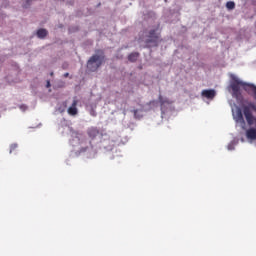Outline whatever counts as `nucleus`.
I'll use <instances>...</instances> for the list:
<instances>
[{
  "instance_id": "nucleus-11",
  "label": "nucleus",
  "mask_w": 256,
  "mask_h": 256,
  "mask_svg": "<svg viewBox=\"0 0 256 256\" xmlns=\"http://www.w3.org/2000/svg\"><path fill=\"white\" fill-rule=\"evenodd\" d=\"M38 39H45L49 35V30L45 28H39L35 33Z\"/></svg>"
},
{
  "instance_id": "nucleus-17",
  "label": "nucleus",
  "mask_w": 256,
  "mask_h": 256,
  "mask_svg": "<svg viewBox=\"0 0 256 256\" xmlns=\"http://www.w3.org/2000/svg\"><path fill=\"white\" fill-rule=\"evenodd\" d=\"M226 8L228 9V11H233V9H235V2L233 1H228L226 3Z\"/></svg>"
},
{
  "instance_id": "nucleus-7",
  "label": "nucleus",
  "mask_w": 256,
  "mask_h": 256,
  "mask_svg": "<svg viewBox=\"0 0 256 256\" xmlns=\"http://www.w3.org/2000/svg\"><path fill=\"white\" fill-rule=\"evenodd\" d=\"M246 137L249 140V143H253V141H256V128L250 127L246 130Z\"/></svg>"
},
{
  "instance_id": "nucleus-30",
  "label": "nucleus",
  "mask_w": 256,
  "mask_h": 256,
  "mask_svg": "<svg viewBox=\"0 0 256 256\" xmlns=\"http://www.w3.org/2000/svg\"><path fill=\"white\" fill-rule=\"evenodd\" d=\"M50 75L53 76V72H51Z\"/></svg>"
},
{
  "instance_id": "nucleus-25",
  "label": "nucleus",
  "mask_w": 256,
  "mask_h": 256,
  "mask_svg": "<svg viewBox=\"0 0 256 256\" xmlns=\"http://www.w3.org/2000/svg\"><path fill=\"white\" fill-rule=\"evenodd\" d=\"M63 77L65 78L69 77V72L64 73Z\"/></svg>"
},
{
  "instance_id": "nucleus-5",
  "label": "nucleus",
  "mask_w": 256,
  "mask_h": 256,
  "mask_svg": "<svg viewBox=\"0 0 256 256\" xmlns=\"http://www.w3.org/2000/svg\"><path fill=\"white\" fill-rule=\"evenodd\" d=\"M161 41V30L159 29V24L156 27L150 29L145 35L144 43L145 47L151 49L153 47H158Z\"/></svg>"
},
{
  "instance_id": "nucleus-9",
  "label": "nucleus",
  "mask_w": 256,
  "mask_h": 256,
  "mask_svg": "<svg viewBox=\"0 0 256 256\" xmlns=\"http://www.w3.org/2000/svg\"><path fill=\"white\" fill-rule=\"evenodd\" d=\"M19 75V70H14L11 72V74L6 76L7 83H17L19 81V78H17Z\"/></svg>"
},
{
  "instance_id": "nucleus-1",
  "label": "nucleus",
  "mask_w": 256,
  "mask_h": 256,
  "mask_svg": "<svg viewBox=\"0 0 256 256\" xmlns=\"http://www.w3.org/2000/svg\"><path fill=\"white\" fill-rule=\"evenodd\" d=\"M89 137V146L82 147L81 152L87 153L88 159H93L97 155V149H101L104 153L113 151L115 143L109 139V135L101 133L99 129L92 127L87 131Z\"/></svg>"
},
{
  "instance_id": "nucleus-12",
  "label": "nucleus",
  "mask_w": 256,
  "mask_h": 256,
  "mask_svg": "<svg viewBox=\"0 0 256 256\" xmlns=\"http://www.w3.org/2000/svg\"><path fill=\"white\" fill-rule=\"evenodd\" d=\"M139 52H132L128 55V61L130 63H137V59H139Z\"/></svg>"
},
{
  "instance_id": "nucleus-14",
  "label": "nucleus",
  "mask_w": 256,
  "mask_h": 256,
  "mask_svg": "<svg viewBox=\"0 0 256 256\" xmlns=\"http://www.w3.org/2000/svg\"><path fill=\"white\" fill-rule=\"evenodd\" d=\"M66 83L63 80H56L53 84V89H65Z\"/></svg>"
},
{
  "instance_id": "nucleus-18",
  "label": "nucleus",
  "mask_w": 256,
  "mask_h": 256,
  "mask_svg": "<svg viewBox=\"0 0 256 256\" xmlns=\"http://www.w3.org/2000/svg\"><path fill=\"white\" fill-rule=\"evenodd\" d=\"M56 111L58 113H65V104L56 106Z\"/></svg>"
},
{
  "instance_id": "nucleus-10",
  "label": "nucleus",
  "mask_w": 256,
  "mask_h": 256,
  "mask_svg": "<svg viewBox=\"0 0 256 256\" xmlns=\"http://www.w3.org/2000/svg\"><path fill=\"white\" fill-rule=\"evenodd\" d=\"M157 19V14L153 11H148L144 14V21H147L148 23H153Z\"/></svg>"
},
{
  "instance_id": "nucleus-29",
  "label": "nucleus",
  "mask_w": 256,
  "mask_h": 256,
  "mask_svg": "<svg viewBox=\"0 0 256 256\" xmlns=\"http://www.w3.org/2000/svg\"><path fill=\"white\" fill-rule=\"evenodd\" d=\"M97 7H101V3H99V4L97 5Z\"/></svg>"
},
{
  "instance_id": "nucleus-15",
  "label": "nucleus",
  "mask_w": 256,
  "mask_h": 256,
  "mask_svg": "<svg viewBox=\"0 0 256 256\" xmlns=\"http://www.w3.org/2000/svg\"><path fill=\"white\" fill-rule=\"evenodd\" d=\"M235 145H239V139L234 138L227 146L228 151H235Z\"/></svg>"
},
{
  "instance_id": "nucleus-4",
  "label": "nucleus",
  "mask_w": 256,
  "mask_h": 256,
  "mask_svg": "<svg viewBox=\"0 0 256 256\" xmlns=\"http://www.w3.org/2000/svg\"><path fill=\"white\" fill-rule=\"evenodd\" d=\"M105 50L103 49H96L94 54L89 58L87 61V69L91 73H95L105 63Z\"/></svg>"
},
{
  "instance_id": "nucleus-3",
  "label": "nucleus",
  "mask_w": 256,
  "mask_h": 256,
  "mask_svg": "<svg viewBox=\"0 0 256 256\" xmlns=\"http://www.w3.org/2000/svg\"><path fill=\"white\" fill-rule=\"evenodd\" d=\"M68 131H70L71 135L70 145H72V147H79V145H81L80 150H77L75 152V155L79 156L81 155V153H85L87 157L88 152H82L81 150L83 149V147H89V140L85 139V136L83 134L73 130L72 127H68Z\"/></svg>"
},
{
  "instance_id": "nucleus-24",
  "label": "nucleus",
  "mask_w": 256,
  "mask_h": 256,
  "mask_svg": "<svg viewBox=\"0 0 256 256\" xmlns=\"http://www.w3.org/2000/svg\"><path fill=\"white\" fill-rule=\"evenodd\" d=\"M49 87H51V81L47 80V82H46V88L49 89Z\"/></svg>"
},
{
  "instance_id": "nucleus-16",
  "label": "nucleus",
  "mask_w": 256,
  "mask_h": 256,
  "mask_svg": "<svg viewBox=\"0 0 256 256\" xmlns=\"http://www.w3.org/2000/svg\"><path fill=\"white\" fill-rule=\"evenodd\" d=\"M88 109H89V113L92 117H97V111H95V109H97V105L90 104L88 106Z\"/></svg>"
},
{
  "instance_id": "nucleus-23",
  "label": "nucleus",
  "mask_w": 256,
  "mask_h": 256,
  "mask_svg": "<svg viewBox=\"0 0 256 256\" xmlns=\"http://www.w3.org/2000/svg\"><path fill=\"white\" fill-rule=\"evenodd\" d=\"M20 109H21V111H27V106L21 105V106H20Z\"/></svg>"
},
{
  "instance_id": "nucleus-2",
  "label": "nucleus",
  "mask_w": 256,
  "mask_h": 256,
  "mask_svg": "<svg viewBox=\"0 0 256 256\" xmlns=\"http://www.w3.org/2000/svg\"><path fill=\"white\" fill-rule=\"evenodd\" d=\"M173 105V101H171L167 97H163V95L159 94L158 100H152L141 106L142 111L145 113H149V111H153V109H157L160 106V111L162 115H165L166 111Z\"/></svg>"
},
{
  "instance_id": "nucleus-22",
  "label": "nucleus",
  "mask_w": 256,
  "mask_h": 256,
  "mask_svg": "<svg viewBox=\"0 0 256 256\" xmlns=\"http://www.w3.org/2000/svg\"><path fill=\"white\" fill-rule=\"evenodd\" d=\"M128 129H130L131 131H133L135 129V123L130 122Z\"/></svg>"
},
{
  "instance_id": "nucleus-6",
  "label": "nucleus",
  "mask_w": 256,
  "mask_h": 256,
  "mask_svg": "<svg viewBox=\"0 0 256 256\" xmlns=\"http://www.w3.org/2000/svg\"><path fill=\"white\" fill-rule=\"evenodd\" d=\"M202 97L208 99L209 101H213L215 97H217V91L215 89H205L201 92Z\"/></svg>"
},
{
  "instance_id": "nucleus-19",
  "label": "nucleus",
  "mask_w": 256,
  "mask_h": 256,
  "mask_svg": "<svg viewBox=\"0 0 256 256\" xmlns=\"http://www.w3.org/2000/svg\"><path fill=\"white\" fill-rule=\"evenodd\" d=\"M31 3H33V0H26L23 4L24 9H29V7H31Z\"/></svg>"
},
{
  "instance_id": "nucleus-8",
  "label": "nucleus",
  "mask_w": 256,
  "mask_h": 256,
  "mask_svg": "<svg viewBox=\"0 0 256 256\" xmlns=\"http://www.w3.org/2000/svg\"><path fill=\"white\" fill-rule=\"evenodd\" d=\"M77 103L78 101L76 99L73 100L72 105L68 108V114L72 117H76V115H79V110L77 109Z\"/></svg>"
},
{
  "instance_id": "nucleus-26",
  "label": "nucleus",
  "mask_w": 256,
  "mask_h": 256,
  "mask_svg": "<svg viewBox=\"0 0 256 256\" xmlns=\"http://www.w3.org/2000/svg\"><path fill=\"white\" fill-rule=\"evenodd\" d=\"M240 141H241V143H245V138L242 137V138L240 139Z\"/></svg>"
},
{
  "instance_id": "nucleus-28",
  "label": "nucleus",
  "mask_w": 256,
  "mask_h": 256,
  "mask_svg": "<svg viewBox=\"0 0 256 256\" xmlns=\"http://www.w3.org/2000/svg\"><path fill=\"white\" fill-rule=\"evenodd\" d=\"M248 1H249V0H244V3L247 4Z\"/></svg>"
},
{
  "instance_id": "nucleus-21",
  "label": "nucleus",
  "mask_w": 256,
  "mask_h": 256,
  "mask_svg": "<svg viewBox=\"0 0 256 256\" xmlns=\"http://www.w3.org/2000/svg\"><path fill=\"white\" fill-rule=\"evenodd\" d=\"M18 145L17 143H14L10 146V153H13V151H15V149H17Z\"/></svg>"
},
{
  "instance_id": "nucleus-20",
  "label": "nucleus",
  "mask_w": 256,
  "mask_h": 256,
  "mask_svg": "<svg viewBox=\"0 0 256 256\" xmlns=\"http://www.w3.org/2000/svg\"><path fill=\"white\" fill-rule=\"evenodd\" d=\"M131 123V121L128 120H122V125L123 127H125V129H129V124Z\"/></svg>"
},
{
  "instance_id": "nucleus-13",
  "label": "nucleus",
  "mask_w": 256,
  "mask_h": 256,
  "mask_svg": "<svg viewBox=\"0 0 256 256\" xmlns=\"http://www.w3.org/2000/svg\"><path fill=\"white\" fill-rule=\"evenodd\" d=\"M131 113H134V119H137L138 121H141V119H143V110L142 109L131 110Z\"/></svg>"
},
{
  "instance_id": "nucleus-27",
  "label": "nucleus",
  "mask_w": 256,
  "mask_h": 256,
  "mask_svg": "<svg viewBox=\"0 0 256 256\" xmlns=\"http://www.w3.org/2000/svg\"><path fill=\"white\" fill-rule=\"evenodd\" d=\"M252 5H256L255 0H251Z\"/></svg>"
}]
</instances>
